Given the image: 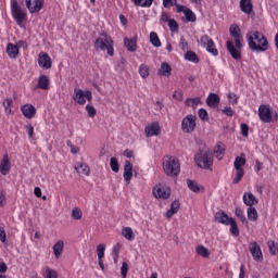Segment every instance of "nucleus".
I'll return each instance as SVG.
<instances>
[{"instance_id": "2f4dec72", "label": "nucleus", "mask_w": 278, "mask_h": 278, "mask_svg": "<svg viewBox=\"0 0 278 278\" xmlns=\"http://www.w3.org/2000/svg\"><path fill=\"white\" fill-rule=\"evenodd\" d=\"M75 169L77 170L78 175H85L86 177L90 175V166H88L87 164L78 163Z\"/></svg>"}, {"instance_id": "8fccbe9b", "label": "nucleus", "mask_w": 278, "mask_h": 278, "mask_svg": "<svg viewBox=\"0 0 278 278\" xmlns=\"http://www.w3.org/2000/svg\"><path fill=\"white\" fill-rule=\"evenodd\" d=\"M97 255H98V260H103V257H105V244L103 243L98 244Z\"/></svg>"}, {"instance_id": "49530a36", "label": "nucleus", "mask_w": 278, "mask_h": 278, "mask_svg": "<svg viewBox=\"0 0 278 278\" xmlns=\"http://www.w3.org/2000/svg\"><path fill=\"white\" fill-rule=\"evenodd\" d=\"M185 103L188 108L191 106L194 109L199 105V103H201V98H188Z\"/></svg>"}, {"instance_id": "bf43d9fd", "label": "nucleus", "mask_w": 278, "mask_h": 278, "mask_svg": "<svg viewBox=\"0 0 278 278\" xmlns=\"http://www.w3.org/2000/svg\"><path fill=\"white\" fill-rule=\"evenodd\" d=\"M8 240V235L5 233V228L0 227V242H2V244H5Z\"/></svg>"}, {"instance_id": "dca6fc26", "label": "nucleus", "mask_w": 278, "mask_h": 278, "mask_svg": "<svg viewBox=\"0 0 278 278\" xmlns=\"http://www.w3.org/2000/svg\"><path fill=\"white\" fill-rule=\"evenodd\" d=\"M10 170H12V163L10 162V156L4 154L0 161V173L5 177V175H10Z\"/></svg>"}, {"instance_id": "72a5a7b5", "label": "nucleus", "mask_w": 278, "mask_h": 278, "mask_svg": "<svg viewBox=\"0 0 278 278\" xmlns=\"http://www.w3.org/2000/svg\"><path fill=\"white\" fill-rule=\"evenodd\" d=\"M185 60H187L188 62H192L193 64H199L200 62L199 55H197V53L192 50L186 52Z\"/></svg>"}, {"instance_id": "f3484780", "label": "nucleus", "mask_w": 278, "mask_h": 278, "mask_svg": "<svg viewBox=\"0 0 278 278\" xmlns=\"http://www.w3.org/2000/svg\"><path fill=\"white\" fill-rule=\"evenodd\" d=\"M38 65L40 66V68H51V56H49L47 52H41L38 58Z\"/></svg>"}, {"instance_id": "f257e3e1", "label": "nucleus", "mask_w": 278, "mask_h": 278, "mask_svg": "<svg viewBox=\"0 0 278 278\" xmlns=\"http://www.w3.org/2000/svg\"><path fill=\"white\" fill-rule=\"evenodd\" d=\"M229 33L231 38H233L235 40V46H233V41L228 40L226 42L227 51L230 53L233 60H242V52L240 51V49L244 47V38H242V29H240V26H238V24H232L229 28Z\"/></svg>"}, {"instance_id": "0eeeda50", "label": "nucleus", "mask_w": 278, "mask_h": 278, "mask_svg": "<svg viewBox=\"0 0 278 278\" xmlns=\"http://www.w3.org/2000/svg\"><path fill=\"white\" fill-rule=\"evenodd\" d=\"M72 99L78 105H86V100L92 101V91L75 88Z\"/></svg>"}, {"instance_id": "de8ad7c7", "label": "nucleus", "mask_w": 278, "mask_h": 278, "mask_svg": "<svg viewBox=\"0 0 278 278\" xmlns=\"http://www.w3.org/2000/svg\"><path fill=\"white\" fill-rule=\"evenodd\" d=\"M110 166L111 169L113 170V173H118V170H121V165L118 164V159L116 157H111L110 160Z\"/></svg>"}, {"instance_id": "c03bdc74", "label": "nucleus", "mask_w": 278, "mask_h": 278, "mask_svg": "<svg viewBox=\"0 0 278 278\" xmlns=\"http://www.w3.org/2000/svg\"><path fill=\"white\" fill-rule=\"evenodd\" d=\"M12 103H14V101L12 100V98H7L4 99V101L2 102V105L4 108V112L7 114H11L12 113Z\"/></svg>"}, {"instance_id": "ddd939ff", "label": "nucleus", "mask_w": 278, "mask_h": 278, "mask_svg": "<svg viewBox=\"0 0 278 278\" xmlns=\"http://www.w3.org/2000/svg\"><path fill=\"white\" fill-rule=\"evenodd\" d=\"M250 253L255 262H262L264 260V255L262 254V248L257 242H252L249 245Z\"/></svg>"}, {"instance_id": "9b49d317", "label": "nucleus", "mask_w": 278, "mask_h": 278, "mask_svg": "<svg viewBox=\"0 0 278 278\" xmlns=\"http://www.w3.org/2000/svg\"><path fill=\"white\" fill-rule=\"evenodd\" d=\"M153 195L155 199H163L166 201V199H170V188L162 185H156L153 188Z\"/></svg>"}, {"instance_id": "052dcab7", "label": "nucleus", "mask_w": 278, "mask_h": 278, "mask_svg": "<svg viewBox=\"0 0 278 278\" xmlns=\"http://www.w3.org/2000/svg\"><path fill=\"white\" fill-rule=\"evenodd\" d=\"M168 27L170 31H177V29H179V24H177V21L172 20L170 22H168Z\"/></svg>"}, {"instance_id": "b1692460", "label": "nucleus", "mask_w": 278, "mask_h": 278, "mask_svg": "<svg viewBox=\"0 0 278 278\" xmlns=\"http://www.w3.org/2000/svg\"><path fill=\"white\" fill-rule=\"evenodd\" d=\"M7 53L11 60H16L18 58V53L21 51L18 50V47L14 43H8L7 45Z\"/></svg>"}, {"instance_id": "a19ab883", "label": "nucleus", "mask_w": 278, "mask_h": 278, "mask_svg": "<svg viewBox=\"0 0 278 278\" xmlns=\"http://www.w3.org/2000/svg\"><path fill=\"white\" fill-rule=\"evenodd\" d=\"M184 14L186 23H197V14H194L191 9H186Z\"/></svg>"}, {"instance_id": "423d86ee", "label": "nucleus", "mask_w": 278, "mask_h": 278, "mask_svg": "<svg viewBox=\"0 0 278 278\" xmlns=\"http://www.w3.org/2000/svg\"><path fill=\"white\" fill-rule=\"evenodd\" d=\"M11 14L18 27H24L23 23L27 21V11L18 5V1H11Z\"/></svg>"}, {"instance_id": "6ab92c4d", "label": "nucleus", "mask_w": 278, "mask_h": 278, "mask_svg": "<svg viewBox=\"0 0 278 278\" xmlns=\"http://www.w3.org/2000/svg\"><path fill=\"white\" fill-rule=\"evenodd\" d=\"M215 220L216 223H220V225H226V227H229V223L233 220L232 217H229L227 213L224 211H219L215 214Z\"/></svg>"}, {"instance_id": "412c9836", "label": "nucleus", "mask_w": 278, "mask_h": 278, "mask_svg": "<svg viewBox=\"0 0 278 278\" xmlns=\"http://www.w3.org/2000/svg\"><path fill=\"white\" fill-rule=\"evenodd\" d=\"M225 151H226L225 143L219 141L214 147L213 153H214L215 157L220 162V160H223V157H225Z\"/></svg>"}, {"instance_id": "20e7f679", "label": "nucleus", "mask_w": 278, "mask_h": 278, "mask_svg": "<svg viewBox=\"0 0 278 278\" xmlns=\"http://www.w3.org/2000/svg\"><path fill=\"white\" fill-rule=\"evenodd\" d=\"M96 51H106L108 55L114 56V39L108 33H101L93 43Z\"/></svg>"}, {"instance_id": "473e14b6", "label": "nucleus", "mask_w": 278, "mask_h": 278, "mask_svg": "<svg viewBox=\"0 0 278 278\" xmlns=\"http://www.w3.org/2000/svg\"><path fill=\"white\" fill-rule=\"evenodd\" d=\"M172 72H173V67H170V64L162 63L161 70L159 71V75H162L163 77H170Z\"/></svg>"}, {"instance_id": "338daca9", "label": "nucleus", "mask_w": 278, "mask_h": 278, "mask_svg": "<svg viewBox=\"0 0 278 278\" xmlns=\"http://www.w3.org/2000/svg\"><path fill=\"white\" fill-rule=\"evenodd\" d=\"M176 5V12L178 14H186V10H188V8H186L185 5H181V4H175Z\"/></svg>"}, {"instance_id": "aec40b11", "label": "nucleus", "mask_w": 278, "mask_h": 278, "mask_svg": "<svg viewBox=\"0 0 278 278\" xmlns=\"http://www.w3.org/2000/svg\"><path fill=\"white\" fill-rule=\"evenodd\" d=\"M206 105L213 110H216V108L220 105V97L216 93H210L206 98Z\"/></svg>"}, {"instance_id": "2eb2a0df", "label": "nucleus", "mask_w": 278, "mask_h": 278, "mask_svg": "<svg viewBox=\"0 0 278 278\" xmlns=\"http://www.w3.org/2000/svg\"><path fill=\"white\" fill-rule=\"evenodd\" d=\"M123 177L124 181H126L127 186H129L134 177V164H131V161H125Z\"/></svg>"}, {"instance_id": "4468645a", "label": "nucleus", "mask_w": 278, "mask_h": 278, "mask_svg": "<svg viewBox=\"0 0 278 278\" xmlns=\"http://www.w3.org/2000/svg\"><path fill=\"white\" fill-rule=\"evenodd\" d=\"M144 131L147 138H153V136H160L162 134V128L159 122H153L151 125L146 126Z\"/></svg>"}, {"instance_id": "37998d69", "label": "nucleus", "mask_w": 278, "mask_h": 278, "mask_svg": "<svg viewBox=\"0 0 278 278\" xmlns=\"http://www.w3.org/2000/svg\"><path fill=\"white\" fill-rule=\"evenodd\" d=\"M270 255H278V243L275 240H269L267 242Z\"/></svg>"}, {"instance_id": "bb28decb", "label": "nucleus", "mask_w": 278, "mask_h": 278, "mask_svg": "<svg viewBox=\"0 0 278 278\" xmlns=\"http://www.w3.org/2000/svg\"><path fill=\"white\" fill-rule=\"evenodd\" d=\"M240 10L243 14H251L253 12V2L251 0H240Z\"/></svg>"}, {"instance_id": "f03ea898", "label": "nucleus", "mask_w": 278, "mask_h": 278, "mask_svg": "<svg viewBox=\"0 0 278 278\" xmlns=\"http://www.w3.org/2000/svg\"><path fill=\"white\" fill-rule=\"evenodd\" d=\"M247 40L251 51H256L257 53L268 51V39L261 31L252 30L248 33Z\"/></svg>"}, {"instance_id": "f704fd0d", "label": "nucleus", "mask_w": 278, "mask_h": 278, "mask_svg": "<svg viewBox=\"0 0 278 278\" xmlns=\"http://www.w3.org/2000/svg\"><path fill=\"white\" fill-rule=\"evenodd\" d=\"M137 8H151L153 0H131Z\"/></svg>"}, {"instance_id": "39448f33", "label": "nucleus", "mask_w": 278, "mask_h": 278, "mask_svg": "<svg viewBox=\"0 0 278 278\" xmlns=\"http://www.w3.org/2000/svg\"><path fill=\"white\" fill-rule=\"evenodd\" d=\"M163 170L167 177H179L181 163L176 156L166 155L163 159Z\"/></svg>"}, {"instance_id": "9d476101", "label": "nucleus", "mask_w": 278, "mask_h": 278, "mask_svg": "<svg viewBox=\"0 0 278 278\" xmlns=\"http://www.w3.org/2000/svg\"><path fill=\"white\" fill-rule=\"evenodd\" d=\"M258 118L262 123H273V111L270 105L261 104L258 106Z\"/></svg>"}, {"instance_id": "c756f323", "label": "nucleus", "mask_w": 278, "mask_h": 278, "mask_svg": "<svg viewBox=\"0 0 278 278\" xmlns=\"http://www.w3.org/2000/svg\"><path fill=\"white\" fill-rule=\"evenodd\" d=\"M38 88L39 90H49V77L47 75L42 74L38 78Z\"/></svg>"}, {"instance_id": "1a4fd4ad", "label": "nucleus", "mask_w": 278, "mask_h": 278, "mask_svg": "<svg viewBox=\"0 0 278 278\" xmlns=\"http://www.w3.org/2000/svg\"><path fill=\"white\" fill-rule=\"evenodd\" d=\"M200 45L201 47L206 49L207 53H211V55H214L215 58L216 55H218V49H216V43L212 38H210V36L203 35L200 38Z\"/></svg>"}, {"instance_id": "5701e85b", "label": "nucleus", "mask_w": 278, "mask_h": 278, "mask_svg": "<svg viewBox=\"0 0 278 278\" xmlns=\"http://www.w3.org/2000/svg\"><path fill=\"white\" fill-rule=\"evenodd\" d=\"M243 203L248 205V207H253V205L260 203V200H257L253 193L249 192L243 194Z\"/></svg>"}, {"instance_id": "3c124183", "label": "nucleus", "mask_w": 278, "mask_h": 278, "mask_svg": "<svg viewBox=\"0 0 278 278\" xmlns=\"http://www.w3.org/2000/svg\"><path fill=\"white\" fill-rule=\"evenodd\" d=\"M198 255H201V257H210V250L203 245H199L197 248Z\"/></svg>"}, {"instance_id": "7ed1b4c3", "label": "nucleus", "mask_w": 278, "mask_h": 278, "mask_svg": "<svg viewBox=\"0 0 278 278\" xmlns=\"http://www.w3.org/2000/svg\"><path fill=\"white\" fill-rule=\"evenodd\" d=\"M194 162L199 168L203 170H213L214 154L210 148H201L194 155Z\"/></svg>"}, {"instance_id": "e2e57ef3", "label": "nucleus", "mask_w": 278, "mask_h": 278, "mask_svg": "<svg viewBox=\"0 0 278 278\" xmlns=\"http://www.w3.org/2000/svg\"><path fill=\"white\" fill-rule=\"evenodd\" d=\"M173 99H175L176 101H184V92H181L179 90L174 91Z\"/></svg>"}, {"instance_id": "c85d7f7f", "label": "nucleus", "mask_w": 278, "mask_h": 278, "mask_svg": "<svg viewBox=\"0 0 278 278\" xmlns=\"http://www.w3.org/2000/svg\"><path fill=\"white\" fill-rule=\"evenodd\" d=\"M122 236L129 242H134L136 240V235L134 233V229L131 227H125L122 229Z\"/></svg>"}, {"instance_id": "a878e982", "label": "nucleus", "mask_w": 278, "mask_h": 278, "mask_svg": "<svg viewBox=\"0 0 278 278\" xmlns=\"http://www.w3.org/2000/svg\"><path fill=\"white\" fill-rule=\"evenodd\" d=\"M180 207H181V203H179V200L173 201L170 204V208L165 214L166 218H173V215L177 214Z\"/></svg>"}, {"instance_id": "ea45409f", "label": "nucleus", "mask_w": 278, "mask_h": 278, "mask_svg": "<svg viewBox=\"0 0 278 278\" xmlns=\"http://www.w3.org/2000/svg\"><path fill=\"white\" fill-rule=\"evenodd\" d=\"M187 186L189 190H191V192H195V193L201 192V187L199 186L198 181L187 179Z\"/></svg>"}, {"instance_id": "09e8293b", "label": "nucleus", "mask_w": 278, "mask_h": 278, "mask_svg": "<svg viewBox=\"0 0 278 278\" xmlns=\"http://www.w3.org/2000/svg\"><path fill=\"white\" fill-rule=\"evenodd\" d=\"M84 216V213L81 212V208L79 207H74L73 211H72V218L74 220H81Z\"/></svg>"}, {"instance_id": "a18cd8bd", "label": "nucleus", "mask_w": 278, "mask_h": 278, "mask_svg": "<svg viewBox=\"0 0 278 278\" xmlns=\"http://www.w3.org/2000/svg\"><path fill=\"white\" fill-rule=\"evenodd\" d=\"M243 177H244V169H236V174L232 179V184H235V185L240 184V181H242Z\"/></svg>"}, {"instance_id": "0e129e2a", "label": "nucleus", "mask_w": 278, "mask_h": 278, "mask_svg": "<svg viewBox=\"0 0 278 278\" xmlns=\"http://www.w3.org/2000/svg\"><path fill=\"white\" fill-rule=\"evenodd\" d=\"M179 48L182 51H188V41L186 40V38L181 37L180 42H179Z\"/></svg>"}, {"instance_id": "4c0bfd02", "label": "nucleus", "mask_w": 278, "mask_h": 278, "mask_svg": "<svg viewBox=\"0 0 278 278\" xmlns=\"http://www.w3.org/2000/svg\"><path fill=\"white\" fill-rule=\"evenodd\" d=\"M229 225H230L229 231L231 236H233L235 238H238V236H240V228H238V223L236 222V219H231Z\"/></svg>"}, {"instance_id": "e433bc0d", "label": "nucleus", "mask_w": 278, "mask_h": 278, "mask_svg": "<svg viewBox=\"0 0 278 278\" xmlns=\"http://www.w3.org/2000/svg\"><path fill=\"white\" fill-rule=\"evenodd\" d=\"M235 215L239 220L242 223V225H249V220H247V216L244 215V211L240 207H236Z\"/></svg>"}, {"instance_id": "4d7b16f0", "label": "nucleus", "mask_w": 278, "mask_h": 278, "mask_svg": "<svg viewBox=\"0 0 278 278\" xmlns=\"http://www.w3.org/2000/svg\"><path fill=\"white\" fill-rule=\"evenodd\" d=\"M240 129H241V136H243V138H249V125L241 124Z\"/></svg>"}, {"instance_id": "58836bf2", "label": "nucleus", "mask_w": 278, "mask_h": 278, "mask_svg": "<svg viewBox=\"0 0 278 278\" xmlns=\"http://www.w3.org/2000/svg\"><path fill=\"white\" fill-rule=\"evenodd\" d=\"M121 249H123V244H121V243H116L113 247L112 255H113L114 264L118 263V256L121 255Z\"/></svg>"}, {"instance_id": "69168bd1", "label": "nucleus", "mask_w": 278, "mask_h": 278, "mask_svg": "<svg viewBox=\"0 0 278 278\" xmlns=\"http://www.w3.org/2000/svg\"><path fill=\"white\" fill-rule=\"evenodd\" d=\"M17 47V49H27L28 45L27 41L25 40H18L15 45Z\"/></svg>"}, {"instance_id": "864d4df0", "label": "nucleus", "mask_w": 278, "mask_h": 278, "mask_svg": "<svg viewBox=\"0 0 278 278\" xmlns=\"http://www.w3.org/2000/svg\"><path fill=\"white\" fill-rule=\"evenodd\" d=\"M198 116L201 121H208L210 119V116H208L207 111L205 109H200L198 111Z\"/></svg>"}, {"instance_id": "cd10ccee", "label": "nucleus", "mask_w": 278, "mask_h": 278, "mask_svg": "<svg viewBox=\"0 0 278 278\" xmlns=\"http://www.w3.org/2000/svg\"><path fill=\"white\" fill-rule=\"evenodd\" d=\"M52 251L56 260H60L62 253H64V241L59 240L53 247Z\"/></svg>"}, {"instance_id": "6e6d98bb", "label": "nucleus", "mask_w": 278, "mask_h": 278, "mask_svg": "<svg viewBox=\"0 0 278 278\" xmlns=\"http://www.w3.org/2000/svg\"><path fill=\"white\" fill-rule=\"evenodd\" d=\"M222 113L225 114V116L231 117L233 114H236V111H233L231 106H226L222 110Z\"/></svg>"}, {"instance_id": "13d9d810", "label": "nucleus", "mask_w": 278, "mask_h": 278, "mask_svg": "<svg viewBox=\"0 0 278 278\" xmlns=\"http://www.w3.org/2000/svg\"><path fill=\"white\" fill-rule=\"evenodd\" d=\"M46 278H58V271H55V269L47 268Z\"/></svg>"}, {"instance_id": "f8f14e48", "label": "nucleus", "mask_w": 278, "mask_h": 278, "mask_svg": "<svg viewBox=\"0 0 278 278\" xmlns=\"http://www.w3.org/2000/svg\"><path fill=\"white\" fill-rule=\"evenodd\" d=\"M25 5L30 14H38L45 8L43 0H25Z\"/></svg>"}, {"instance_id": "603ef678", "label": "nucleus", "mask_w": 278, "mask_h": 278, "mask_svg": "<svg viewBox=\"0 0 278 278\" xmlns=\"http://www.w3.org/2000/svg\"><path fill=\"white\" fill-rule=\"evenodd\" d=\"M89 118H94L97 116V109L94 106L87 104L85 108Z\"/></svg>"}, {"instance_id": "a211bd4d", "label": "nucleus", "mask_w": 278, "mask_h": 278, "mask_svg": "<svg viewBox=\"0 0 278 278\" xmlns=\"http://www.w3.org/2000/svg\"><path fill=\"white\" fill-rule=\"evenodd\" d=\"M21 112L25 118L31 119L36 116V106L33 104H24L21 106Z\"/></svg>"}, {"instance_id": "c9c22d12", "label": "nucleus", "mask_w": 278, "mask_h": 278, "mask_svg": "<svg viewBox=\"0 0 278 278\" xmlns=\"http://www.w3.org/2000/svg\"><path fill=\"white\" fill-rule=\"evenodd\" d=\"M150 42L153 47H156V48L162 47V41L160 40V36H157V33L155 31L150 33Z\"/></svg>"}, {"instance_id": "393cba45", "label": "nucleus", "mask_w": 278, "mask_h": 278, "mask_svg": "<svg viewBox=\"0 0 278 278\" xmlns=\"http://www.w3.org/2000/svg\"><path fill=\"white\" fill-rule=\"evenodd\" d=\"M233 166L235 170H244V166H247V156L244 154L236 156Z\"/></svg>"}, {"instance_id": "79ce46f5", "label": "nucleus", "mask_w": 278, "mask_h": 278, "mask_svg": "<svg viewBox=\"0 0 278 278\" xmlns=\"http://www.w3.org/2000/svg\"><path fill=\"white\" fill-rule=\"evenodd\" d=\"M138 72H139V75H140V77H141L142 79H147V77H149V75H150L149 65H147V64H141V65L139 66Z\"/></svg>"}, {"instance_id": "680f3d73", "label": "nucleus", "mask_w": 278, "mask_h": 278, "mask_svg": "<svg viewBox=\"0 0 278 278\" xmlns=\"http://www.w3.org/2000/svg\"><path fill=\"white\" fill-rule=\"evenodd\" d=\"M164 8H173V5H177V0H163Z\"/></svg>"}, {"instance_id": "774afa93", "label": "nucleus", "mask_w": 278, "mask_h": 278, "mask_svg": "<svg viewBox=\"0 0 278 278\" xmlns=\"http://www.w3.org/2000/svg\"><path fill=\"white\" fill-rule=\"evenodd\" d=\"M26 131L29 138H34V126L31 124L26 125Z\"/></svg>"}, {"instance_id": "5fc2aeb1", "label": "nucleus", "mask_w": 278, "mask_h": 278, "mask_svg": "<svg viewBox=\"0 0 278 278\" xmlns=\"http://www.w3.org/2000/svg\"><path fill=\"white\" fill-rule=\"evenodd\" d=\"M127 273H129V265L126 262H123L121 267V275L123 278H127Z\"/></svg>"}, {"instance_id": "7c9ffc66", "label": "nucleus", "mask_w": 278, "mask_h": 278, "mask_svg": "<svg viewBox=\"0 0 278 278\" xmlns=\"http://www.w3.org/2000/svg\"><path fill=\"white\" fill-rule=\"evenodd\" d=\"M248 219L252 223H257V218H260V215L257 214V210L253 206H249L247 210Z\"/></svg>"}, {"instance_id": "6e6552de", "label": "nucleus", "mask_w": 278, "mask_h": 278, "mask_svg": "<svg viewBox=\"0 0 278 278\" xmlns=\"http://www.w3.org/2000/svg\"><path fill=\"white\" fill-rule=\"evenodd\" d=\"M181 129L184 134H192L197 129V115L189 114L181 121Z\"/></svg>"}, {"instance_id": "4be33fe9", "label": "nucleus", "mask_w": 278, "mask_h": 278, "mask_svg": "<svg viewBox=\"0 0 278 278\" xmlns=\"http://www.w3.org/2000/svg\"><path fill=\"white\" fill-rule=\"evenodd\" d=\"M124 46L126 47L127 51H129L130 53H134L136 51V49H138V39L135 38H124Z\"/></svg>"}]
</instances>
